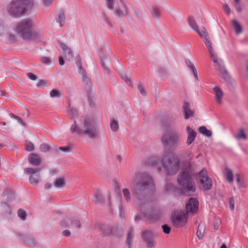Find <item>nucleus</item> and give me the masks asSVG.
Here are the masks:
<instances>
[{
	"instance_id": "nucleus-26",
	"label": "nucleus",
	"mask_w": 248,
	"mask_h": 248,
	"mask_svg": "<svg viewBox=\"0 0 248 248\" xmlns=\"http://www.w3.org/2000/svg\"><path fill=\"white\" fill-rule=\"evenodd\" d=\"M134 236V230L133 228H130L127 232L126 240V243L128 246V248H130V247L132 244Z\"/></svg>"
},
{
	"instance_id": "nucleus-10",
	"label": "nucleus",
	"mask_w": 248,
	"mask_h": 248,
	"mask_svg": "<svg viewBox=\"0 0 248 248\" xmlns=\"http://www.w3.org/2000/svg\"><path fill=\"white\" fill-rule=\"evenodd\" d=\"M79 74H80L82 77V80L86 84V92L87 93V97L89 100V102L91 105L92 104H93V95L91 91V82L90 81V78H88L87 73L86 70L84 68H81V70L78 72Z\"/></svg>"
},
{
	"instance_id": "nucleus-11",
	"label": "nucleus",
	"mask_w": 248,
	"mask_h": 248,
	"mask_svg": "<svg viewBox=\"0 0 248 248\" xmlns=\"http://www.w3.org/2000/svg\"><path fill=\"white\" fill-rule=\"evenodd\" d=\"M41 168H28L24 170L25 173L31 175L29 178L30 183L31 184H37L40 178V172Z\"/></svg>"
},
{
	"instance_id": "nucleus-32",
	"label": "nucleus",
	"mask_w": 248,
	"mask_h": 248,
	"mask_svg": "<svg viewBox=\"0 0 248 248\" xmlns=\"http://www.w3.org/2000/svg\"><path fill=\"white\" fill-rule=\"evenodd\" d=\"M159 160L157 157H150L146 160V164L148 165L152 166H155L158 165Z\"/></svg>"
},
{
	"instance_id": "nucleus-14",
	"label": "nucleus",
	"mask_w": 248,
	"mask_h": 248,
	"mask_svg": "<svg viewBox=\"0 0 248 248\" xmlns=\"http://www.w3.org/2000/svg\"><path fill=\"white\" fill-rule=\"evenodd\" d=\"M98 54L105 73L107 74H109L110 73V71L109 66L111 63L110 59L107 57L104 56L102 51L99 52Z\"/></svg>"
},
{
	"instance_id": "nucleus-36",
	"label": "nucleus",
	"mask_w": 248,
	"mask_h": 248,
	"mask_svg": "<svg viewBox=\"0 0 248 248\" xmlns=\"http://www.w3.org/2000/svg\"><path fill=\"white\" fill-rule=\"evenodd\" d=\"M235 138L238 140L241 139L246 140L247 139V136L243 128H240L238 130L237 134L235 136Z\"/></svg>"
},
{
	"instance_id": "nucleus-39",
	"label": "nucleus",
	"mask_w": 248,
	"mask_h": 248,
	"mask_svg": "<svg viewBox=\"0 0 248 248\" xmlns=\"http://www.w3.org/2000/svg\"><path fill=\"white\" fill-rule=\"evenodd\" d=\"M113 183L115 186V193L119 197L120 200L122 199V194L118 183L116 180H113Z\"/></svg>"
},
{
	"instance_id": "nucleus-44",
	"label": "nucleus",
	"mask_w": 248,
	"mask_h": 248,
	"mask_svg": "<svg viewBox=\"0 0 248 248\" xmlns=\"http://www.w3.org/2000/svg\"><path fill=\"white\" fill-rule=\"evenodd\" d=\"M110 128L111 129L113 132H117L119 129V125L118 122L115 120H111V124H110Z\"/></svg>"
},
{
	"instance_id": "nucleus-12",
	"label": "nucleus",
	"mask_w": 248,
	"mask_h": 248,
	"mask_svg": "<svg viewBox=\"0 0 248 248\" xmlns=\"http://www.w3.org/2000/svg\"><path fill=\"white\" fill-rule=\"evenodd\" d=\"M142 240L147 245V248H155V241L153 233L149 231H145L141 234Z\"/></svg>"
},
{
	"instance_id": "nucleus-60",
	"label": "nucleus",
	"mask_w": 248,
	"mask_h": 248,
	"mask_svg": "<svg viewBox=\"0 0 248 248\" xmlns=\"http://www.w3.org/2000/svg\"><path fill=\"white\" fill-rule=\"evenodd\" d=\"M107 6L108 9H113V3L114 0H106Z\"/></svg>"
},
{
	"instance_id": "nucleus-59",
	"label": "nucleus",
	"mask_w": 248,
	"mask_h": 248,
	"mask_svg": "<svg viewBox=\"0 0 248 248\" xmlns=\"http://www.w3.org/2000/svg\"><path fill=\"white\" fill-rule=\"evenodd\" d=\"M76 64L78 68V72L81 70V68H83L81 64V60L80 57H77L76 58Z\"/></svg>"
},
{
	"instance_id": "nucleus-56",
	"label": "nucleus",
	"mask_w": 248,
	"mask_h": 248,
	"mask_svg": "<svg viewBox=\"0 0 248 248\" xmlns=\"http://www.w3.org/2000/svg\"><path fill=\"white\" fill-rule=\"evenodd\" d=\"M48 81L46 79H40L36 84L37 87L39 88L41 86L45 85L47 84Z\"/></svg>"
},
{
	"instance_id": "nucleus-42",
	"label": "nucleus",
	"mask_w": 248,
	"mask_h": 248,
	"mask_svg": "<svg viewBox=\"0 0 248 248\" xmlns=\"http://www.w3.org/2000/svg\"><path fill=\"white\" fill-rule=\"evenodd\" d=\"M226 177L228 182L232 183L233 181V174L232 171L226 168Z\"/></svg>"
},
{
	"instance_id": "nucleus-51",
	"label": "nucleus",
	"mask_w": 248,
	"mask_h": 248,
	"mask_svg": "<svg viewBox=\"0 0 248 248\" xmlns=\"http://www.w3.org/2000/svg\"><path fill=\"white\" fill-rule=\"evenodd\" d=\"M162 228L163 230V232L165 234H169L170 233L171 228L167 224H164L162 225Z\"/></svg>"
},
{
	"instance_id": "nucleus-31",
	"label": "nucleus",
	"mask_w": 248,
	"mask_h": 248,
	"mask_svg": "<svg viewBox=\"0 0 248 248\" xmlns=\"http://www.w3.org/2000/svg\"><path fill=\"white\" fill-rule=\"evenodd\" d=\"M187 21L189 25L190 26L192 29L195 32H198V26L194 18L192 16L188 17L187 19Z\"/></svg>"
},
{
	"instance_id": "nucleus-9",
	"label": "nucleus",
	"mask_w": 248,
	"mask_h": 248,
	"mask_svg": "<svg viewBox=\"0 0 248 248\" xmlns=\"http://www.w3.org/2000/svg\"><path fill=\"white\" fill-rule=\"evenodd\" d=\"M187 215L185 213H179L177 214H172L171 221L172 225L177 228L183 227L187 222Z\"/></svg>"
},
{
	"instance_id": "nucleus-38",
	"label": "nucleus",
	"mask_w": 248,
	"mask_h": 248,
	"mask_svg": "<svg viewBox=\"0 0 248 248\" xmlns=\"http://www.w3.org/2000/svg\"><path fill=\"white\" fill-rule=\"evenodd\" d=\"M196 32L197 33L200 37L202 39H204L205 38L208 37V34L206 31L205 28L203 26L202 27L201 31L198 30V32Z\"/></svg>"
},
{
	"instance_id": "nucleus-40",
	"label": "nucleus",
	"mask_w": 248,
	"mask_h": 248,
	"mask_svg": "<svg viewBox=\"0 0 248 248\" xmlns=\"http://www.w3.org/2000/svg\"><path fill=\"white\" fill-rule=\"evenodd\" d=\"M50 96L52 98H60L61 92L57 89H52L50 92Z\"/></svg>"
},
{
	"instance_id": "nucleus-16",
	"label": "nucleus",
	"mask_w": 248,
	"mask_h": 248,
	"mask_svg": "<svg viewBox=\"0 0 248 248\" xmlns=\"http://www.w3.org/2000/svg\"><path fill=\"white\" fill-rule=\"evenodd\" d=\"M29 162L33 166H39L42 162L40 156L36 154L31 153L28 156Z\"/></svg>"
},
{
	"instance_id": "nucleus-37",
	"label": "nucleus",
	"mask_w": 248,
	"mask_h": 248,
	"mask_svg": "<svg viewBox=\"0 0 248 248\" xmlns=\"http://www.w3.org/2000/svg\"><path fill=\"white\" fill-rule=\"evenodd\" d=\"M110 234L117 237L122 236L121 230L117 226H114L111 228Z\"/></svg>"
},
{
	"instance_id": "nucleus-45",
	"label": "nucleus",
	"mask_w": 248,
	"mask_h": 248,
	"mask_svg": "<svg viewBox=\"0 0 248 248\" xmlns=\"http://www.w3.org/2000/svg\"><path fill=\"white\" fill-rule=\"evenodd\" d=\"M195 175H197L199 177L201 178V179H205L206 177H209L207 175V172L206 170H202L197 173H195Z\"/></svg>"
},
{
	"instance_id": "nucleus-22",
	"label": "nucleus",
	"mask_w": 248,
	"mask_h": 248,
	"mask_svg": "<svg viewBox=\"0 0 248 248\" xmlns=\"http://www.w3.org/2000/svg\"><path fill=\"white\" fill-rule=\"evenodd\" d=\"M183 111L186 119H188L194 116V111L189 108V105L187 102H185L183 105Z\"/></svg>"
},
{
	"instance_id": "nucleus-23",
	"label": "nucleus",
	"mask_w": 248,
	"mask_h": 248,
	"mask_svg": "<svg viewBox=\"0 0 248 248\" xmlns=\"http://www.w3.org/2000/svg\"><path fill=\"white\" fill-rule=\"evenodd\" d=\"M58 43L60 44V46L63 51L66 57H67V59L70 61V59L73 57V53L71 50L66 45L60 41Z\"/></svg>"
},
{
	"instance_id": "nucleus-41",
	"label": "nucleus",
	"mask_w": 248,
	"mask_h": 248,
	"mask_svg": "<svg viewBox=\"0 0 248 248\" xmlns=\"http://www.w3.org/2000/svg\"><path fill=\"white\" fill-rule=\"evenodd\" d=\"M40 150H41V152L44 153L49 152L51 150H52L53 151H54L52 149L50 146L45 143L42 144L40 145Z\"/></svg>"
},
{
	"instance_id": "nucleus-28",
	"label": "nucleus",
	"mask_w": 248,
	"mask_h": 248,
	"mask_svg": "<svg viewBox=\"0 0 248 248\" xmlns=\"http://www.w3.org/2000/svg\"><path fill=\"white\" fill-rule=\"evenodd\" d=\"M150 12L154 18H158L161 15L160 8L157 6H153L150 10Z\"/></svg>"
},
{
	"instance_id": "nucleus-15",
	"label": "nucleus",
	"mask_w": 248,
	"mask_h": 248,
	"mask_svg": "<svg viewBox=\"0 0 248 248\" xmlns=\"http://www.w3.org/2000/svg\"><path fill=\"white\" fill-rule=\"evenodd\" d=\"M61 225L63 227H68L72 225H74L78 228H80L81 223L78 219H72L69 218H65L61 222Z\"/></svg>"
},
{
	"instance_id": "nucleus-2",
	"label": "nucleus",
	"mask_w": 248,
	"mask_h": 248,
	"mask_svg": "<svg viewBox=\"0 0 248 248\" xmlns=\"http://www.w3.org/2000/svg\"><path fill=\"white\" fill-rule=\"evenodd\" d=\"M81 126L77 124L74 121L70 127V131L72 134L80 137L87 136L91 140H94L99 137L100 133L96 127L94 119L89 116H81L80 117Z\"/></svg>"
},
{
	"instance_id": "nucleus-30",
	"label": "nucleus",
	"mask_w": 248,
	"mask_h": 248,
	"mask_svg": "<svg viewBox=\"0 0 248 248\" xmlns=\"http://www.w3.org/2000/svg\"><path fill=\"white\" fill-rule=\"evenodd\" d=\"M205 231V225L203 223H200L199 225L197 231V236L199 239H202L204 235V232Z\"/></svg>"
},
{
	"instance_id": "nucleus-50",
	"label": "nucleus",
	"mask_w": 248,
	"mask_h": 248,
	"mask_svg": "<svg viewBox=\"0 0 248 248\" xmlns=\"http://www.w3.org/2000/svg\"><path fill=\"white\" fill-rule=\"evenodd\" d=\"M185 61L187 67L189 68L192 71H193L194 69L195 70L196 69L194 64L192 63L189 59H186Z\"/></svg>"
},
{
	"instance_id": "nucleus-58",
	"label": "nucleus",
	"mask_w": 248,
	"mask_h": 248,
	"mask_svg": "<svg viewBox=\"0 0 248 248\" xmlns=\"http://www.w3.org/2000/svg\"><path fill=\"white\" fill-rule=\"evenodd\" d=\"M59 149L63 152L68 153L71 151V147L68 146L65 147H60L59 148Z\"/></svg>"
},
{
	"instance_id": "nucleus-35",
	"label": "nucleus",
	"mask_w": 248,
	"mask_h": 248,
	"mask_svg": "<svg viewBox=\"0 0 248 248\" xmlns=\"http://www.w3.org/2000/svg\"><path fill=\"white\" fill-rule=\"evenodd\" d=\"M100 229L102 231V235L103 236L110 234L111 229L108 225L102 224L101 225Z\"/></svg>"
},
{
	"instance_id": "nucleus-43",
	"label": "nucleus",
	"mask_w": 248,
	"mask_h": 248,
	"mask_svg": "<svg viewBox=\"0 0 248 248\" xmlns=\"http://www.w3.org/2000/svg\"><path fill=\"white\" fill-rule=\"evenodd\" d=\"M123 193L127 202L131 201V195L129 190L127 188L123 189Z\"/></svg>"
},
{
	"instance_id": "nucleus-29",
	"label": "nucleus",
	"mask_w": 248,
	"mask_h": 248,
	"mask_svg": "<svg viewBox=\"0 0 248 248\" xmlns=\"http://www.w3.org/2000/svg\"><path fill=\"white\" fill-rule=\"evenodd\" d=\"M94 202L96 204H103L105 203V200L101 194V193L97 190L94 196Z\"/></svg>"
},
{
	"instance_id": "nucleus-64",
	"label": "nucleus",
	"mask_w": 248,
	"mask_h": 248,
	"mask_svg": "<svg viewBox=\"0 0 248 248\" xmlns=\"http://www.w3.org/2000/svg\"><path fill=\"white\" fill-rule=\"evenodd\" d=\"M223 8L227 15H229L231 13V9L228 4L225 3L224 4Z\"/></svg>"
},
{
	"instance_id": "nucleus-33",
	"label": "nucleus",
	"mask_w": 248,
	"mask_h": 248,
	"mask_svg": "<svg viewBox=\"0 0 248 248\" xmlns=\"http://www.w3.org/2000/svg\"><path fill=\"white\" fill-rule=\"evenodd\" d=\"M199 131L201 134L206 136L207 137H211L212 136V131L207 129L205 126H200L199 128Z\"/></svg>"
},
{
	"instance_id": "nucleus-5",
	"label": "nucleus",
	"mask_w": 248,
	"mask_h": 248,
	"mask_svg": "<svg viewBox=\"0 0 248 248\" xmlns=\"http://www.w3.org/2000/svg\"><path fill=\"white\" fill-rule=\"evenodd\" d=\"M33 4V0H13L9 3L7 11L12 16L18 17L23 15L26 8L32 6Z\"/></svg>"
},
{
	"instance_id": "nucleus-49",
	"label": "nucleus",
	"mask_w": 248,
	"mask_h": 248,
	"mask_svg": "<svg viewBox=\"0 0 248 248\" xmlns=\"http://www.w3.org/2000/svg\"><path fill=\"white\" fill-rule=\"evenodd\" d=\"M217 64L218 65V70L221 73L224 77V78L226 79L225 76H228L227 70L225 69L224 66H221L219 63H217Z\"/></svg>"
},
{
	"instance_id": "nucleus-7",
	"label": "nucleus",
	"mask_w": 248,
	"mask_h": 248,
	"mask_svg": "<svg viewBox=\"0 0 248 248\" xmlns=\"http://www.w3.org/2000/svg\"><path fill=\"white\" fill-rule=\"evenodd\" d=\"M180 136L179 133L170 129L162 135L161 141L165 148L175 150L179 147Z\"/></svg>"
},
{
	"instance_id": "nucleus-52",
	"label": "nucleus",
	"mask_w": 248,
	"mask_h": 248,
	"mask_svg": "<svg viewBox=\"0 0 248 248\" xmlns=\"http://www.w3.org/2000/svg\"><path fill=\"white\" fill-rule=\"evenodd\" d=\"M68 112L71 116V119H74L78 117V111L76 109L71 108L68 110Z\"/></svg>"
},
{
	"instance_id": "nucleus-1",
	"label": "nucleus",
	"mask_w": 248,
	"mask_h": 248,
	"mask_svg": "<svg viewBox=\"0 0 248 248\" xmlns=\"http://www.w3.org/2000/svg\"><path fill=\"white\" fill-rule=\"evenodd\" d=\"M152 183V178L145 173H140L135 178L131 185L132 193L139 202V206L149 203V186Z\"/></svg>"
},
{
	"instance_id": "nucleus-55",
	"label": "nucleus",
	"mask_w": 248,
	"mask_h": 248,
	"mask_svg": "<svg viewBox=\"0 0 248 248\" xmlns=\"http://www.w3.org/2000/svg\"><path fill=\"white\" fill-rule=\"evenodd\" d=\"M34 147L31 142H29L26 147V150L28 152H31L34 150Z\"/></svg>"
},
{
	"instance_id": "nucleus-25",
	"label": "nucleus",
	"mask_w": 248,
	"mask_h": 248,
	"mask_svg": "<svg viewBox=\"0 0 248 248\" xmlns=\"http://www.w3.org/2000/svg\"><path fill=\"white\" fill-rule=\"evenodd\" d=\"M54 186L57 188H62L65 186V180L64 177L56 178L53 183Z\"/></svg>"
},
{
	"instance_id": "nucleus-48",
	"label": "nucleus",
	"mask_w": 248,
	"mask_h": 248,
	"mask_svg": "<svg viewBox=\"0 0 248 248\" xmlns=\"http://www.w3.org/2000/svg\"><path fill=\"white\" fill-rule=\"evenodd\" d=\"M138 89L139 91V92L143 96H146V91L145 90V87L143 85H141V84H139L138 86Z\"/></svg>"
},
{
	"instance_id": "nucleus-18",
	"label": "nucleus",
	"mask_w": 248,
	"mask_h": 248,
	"mask_svg": "<svg viewBox=\"0 0 248 248\" xmlns=\"http://www.w3.org/2000/svg\"><path fill=\"white\" fill-rule=\"evenodd\" d=\"M200 182L202 185V190L207 191L210 190L212 187V180L210 177H206L205 179H200Z\"/></svg>"
},
{
	"instance_id": "nucleus-27",
	"label": "nucleus",
	"mask_w": 248,
	"mask_h": 248,
	"mask_svg": "<svg viewBox=\"0 0 248 248\" xmlns=\"http://www.w3.org/2000/svg\"><path fill=\"white\" fill-rule=\"evenodd\" d=\"M56 21L59 24L60 27H62L65 23V17L64 15V11L61 10L58 14L57 17L56 18Z\"/></svg>"
},
{
	"instance_id": "nucleus-63",
	"label": "nucleus",
	"mask_w": 248,
	"mask_h": 248,
	"mask_svg": "<svg viewBox=\"0 0 248 248\" xmlns=\"http://www.w3.org/2000/svg\"><path fill=\"white\" fill-rule=\"evenodd\" d=\"M210 54V57L214 63H217V55L214 54V51L211 52V53H209Z\"/></svg>"
},
{
	"instance_id": "nucleus-3",
	"label": "nucleus",
	"mask_w": 248,
	"mask_h": 248,
	"mask_svg": "<svg viewBox=\"0 0 248 248\" xmlns=\"http://www.w3.org/2000/svg\"><path fill=\"white\" fill-rule=\"evenodd\" d=\"M182 170L179 173L177 181L183 195L193 196L196 191V186L192 177L195 172L190 162L185 160L182 163Z\"/></svg>"
},
{
	"instance_id": "nucleus-24",
	"label": "nucleus",
	"mask_w": 248,
	"mask_h": 248,
	"mask_svg": "<svg viewBox=\"0 0 248 248\" xmlns=\"http://www.w3.org/2000/svg\"><path fill=\"white\" fill-rule=\"evenodd\" d=\"M213 90L215 93L216 99L218 104H222V99L223 95V93L220 88L218 86H216L213 88Z\"/></svg>"
},
{
	"instance_id": "nucleus-53",
	"label": "nucleus",
	"mask_w": 248,
	"mask_h": 248,
	"mask_svg": "<svg viewBox=\"0 0 248 248\" xmlns=\"http://www.w3.org/2000/svg\"><path fill=\"white\" fill-rule=\"evenodd\" d=\"M41 62L45 64H49L51 63V60L49 58L43 57L41 58Z\"/></svg>"
},
{
	"instance_id": "nucleus-46",
	"label": "nucleus",
	"mask_w": 248,
	"mask_h": 248,
	"mask_svg": "<svg viewBox=\"0 0 248 248\" xmlns=\"http://www.w3.org/2000/svg\"><path fill=\"white\" fill-rule=\"evenodd\" d=\"M17 214L18 217L23 220H25L27 217V213L25 211L22 209H19L18 210Z\"/></svg>"
},
{
	"instance_id": "nucleus-20",
	"label": "nucleus",
	"mask_w": 248,
	"mask_h": 248,
	"mask_svg": "<svg viewBox=\"0 0 248 248\" xmlns=\"http://www.w3.org/2000/svg\"><path fill=\"white\" fill-rule=\"evenodd\" d=\"M19 236L22 241L26 242L28 245L35 247L37 244L36 240L31 235H28L25 234L21 233L19 234Z\"/></svg>"
},
{
	"instance_id": "nucleus-54",
	"label": "nucleus",
	"mask_w": 248,
	"mask_h": 248,
	"mask_svg": "<svg viewBox=\"0 0 248 248\" xmlns=\"http://www.w3.org/2000/svg\"><path fill=\"white\" fill-rule=\"evenodd\" d=\"M235 177H236V181L238 185L240 187H244V184L243 182H241L240 181V174L237 173L235 175Z\"/></svg>"
},
{
	"instance_id": "nucleus-34",
	"label": "nucleus",
	"mask_w": 248,
	"mask_h": 248,
	"mask_svg": "<svg viewBox=\"0 0 248 248\" xmlns=\"http://www.w3.org/2000/svg\"><path fill=\"white\" fill-rule=\"evenodd\" d=\"M232 24L236 33L240 34L242 32V28L240 23L236 19H233Z\"/></svg>"
},
{
	"instance_id": "nucleus-57",
	"label": "nucleus",
	"mask_w": 248,
	"mask_h": 248,
	"mask_svg": "<svg viewBox=\"0 0 248 248\" xmlns=\"http://www.w3.org/2000/svg\"><path fill=\"white\" fill-rule=\"evenodd\" d=\"M27 76L31 80L34 81L38 79V77L32 73H27Z\"/></svg>"
},
{
	"instance_id": "nucleus-13",
	"label": "nucleus",
	"mask_w": 248,
	"mask_h": 248,
	"mask_svg": "<svg viewBox=\"0 0 248 248\" xmlns=\"http://www.w3.org/2000/svg\"><path fill=\"white\" fill-rule=\"evenodd\" d=\"M198 201L196 198H190L186 205V213L187 214L188 213H195L198 209Z\"/></svg>"
},
{
	"instance_id": "nucleus-17",
	"label": "nucleus",
	"mask_w": 248,
	"mask_h": 248,
	"mask_svg": "<svg viewBox=\"0 0 248 248\" xmlns=\"http://www.w3.org/2000/svg\"><path fill=\"white\" fill-rule=\"evenodd\" d=\"M165 188L167 192L172 193L175 196L180 194H183L181 189H180L179 187L171 183L167 184Z\"/></svg>"
},
{
	"instance_id": "nucleus-47",
	"label": "nucleus",
	"mask_w": 248,
	"mask_h": 248,
	"mask_svg": "<svg viewBox=\"0 0 248 248\" xmlns=\"http://www.w3.org/2000/svg\"><path fill=\"white\" fill-rule=\"evenodd\" d=\"M120 74L122 78L126 83H128L129 85H131V83L130 81V79L128 78L127 75L124 72H121Z\"/></svg>"
},
{
	"instance_id": "nucleus-19",
	"label": "nucleus",
	"mask_w": 248,
	"mask_h": 248,
	"mask_svg": "<svg viewBox=\"0 0 248 248\" xmlns=\"http://www.w3.org/2000/svg\"><path fill=\"white\" fill-rule=\"evenodd\" d=\"M120 1L121 3L122 6L124 9L125 13L120 9V7H116V9L114 10V13L116 16H117L119 17H121L123 16L124 15L128 16L129 13L128 11V9L126 7L125 3L123 0H120Z\"/></svg>"
},
{
	"instance_id": "nucleus-6",
	"label": "nucleus",
	"mask_w": 248,
	"mask_h": 248,
	"mask_svg": "<svg viewBox=\"0 0 248 248\" xmlns=\"http://www.w3.org/2000/svg\"><path fill=\"white\" fill-rule=\"evenodd\" d=\"M180 161L175 155H164L162 158V166L168 175L176 173L180 167Z\"/></svg>"
},
{
	"instance_id": "nucleus-8",
	"label": "nucleus",
	"mask_w": 248,
	"mask_h": 248,
	"mask_svg": "<svg viewBox=\"0 0 248 248\" xmlns=\"http://www.w3.org/2000/svg\"><path fill=\"white\" fill-rule=\"evenodd\" d=\"M150 207L149 203L142 204L139 206V210L148 221L154 222L159 219L161 212L159 210L150 209Z\"/></svg>"
},
{
	"instance_id": "nucleus-62",
	"label": "nucleus",
	"mask_w": 248,
	"mask_h": 248,
	"mask_svg": "<svg viewBox=\"0 0 248 248\" xmlns=\"http://www.w3.org/2000/svg\"><path fill=\"white\" fill-rule=\"evenodd\" d=\"M102 17H103V20L106 21L110 27H112L113 25H112V23L109 21L108 19L106 16L104 12L102 13Z\"/></svg>"
},
{
	"instance_id": "nucleus-4",
	"label": "nucleus",
	"mask_w": 248,
	"mask_h": 248,
	"mask_svg": "<svg viewBox=\"0 0 248 248\" xmlns=\"http://www.w3.org/2000/svg\"><path fill=\"white\" fill-rule=\"evenodd\" d=\"M16 32L24 40L36 41L42 35V32L32 29V22L28 19L19 22L16 27Z\"/></svg>"
},
{
	"instance_id": "nucleus-61",
	"label": "nucleus",
	"mask_w": 248,
	"mask_h": 248,
	"mask_svg": "<svg viewBox=\"0 0 248 248\" xmlns=\"http://www.w3.org/2000/svg\"><path fill=\"white\" fill-rule=\"evenodd\" d=\"M102 17H103V20L106 21L110 27H112L113 25H112V23L109 21L108 19L106 16L104 12L102 13Z\"/></svg>"
},
{
	"instance_id": "nucleus-21",
	"label": "nucleus",
	"mask_w": 248,
	"mask_h": 248,
	"mask_svg": "<svg viewBox=\"0 0 248 248\" xmlns=\"http://www.w3.org/2000/svg\"><path fill=\"white\" fill-rule=\"evenodd\" d=\"M186 131L188 133V137L186 140V143L190 145L194 140L197 134L196 132L192 129L190 126H187Z\"/></svg>"
}]
</instances>
